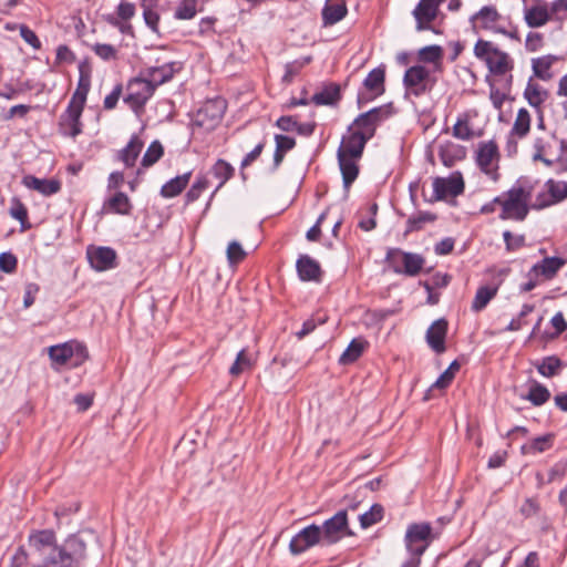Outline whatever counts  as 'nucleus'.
Wrapping results in <instances>:
<instances>
[{
  "label": "nucleus",
  "mask_w": 567,
  "mask_h": 567,
  "mask_svg": "<svg viewBox=\"0 0 567 567\" xmlns=\"http://www.w3.org/2000/svg\"><path fill=\"white\" fill-rule=\"evenodd\" d=\"M29 545L43 560V565L38 567H79L80 561L85 558V544L80 538L72 536L63 547H59L51 529L32 533Z\"/></svg>",
  "instance_id": "obj_1"
},
{
  "label": "nucleus",
  "mask_w": 567,
  "mask_h": 567,
  "mask_svg": "<svg viewBox=\"0 0 567 567\" xmlns=\"http://www.w3.org/2000/svg\"><path fill=\"white\" fill-rule=\"evenodd\" d=\"M473 30L502 34L518 40V30L508 16L502 14L495 6H484L470 18Z\"/></svg>",
  "instance_id": "obj_2"
},
{
  "label": "nucleus",
  "mask_w": 567,
  "mask_h": 567,
  "mask_svg": "<svg viewBox=\"0 0 567 567\" xmlns=\"http://www.w3.org/2000/svg\"><path fill=\"white\" fill-rule=\"evenodd\" d=\"M474 55L485 63L488 72L494 76H506L513 79L514 69L513 58L505 51H502L492 41L478 39L474 45Z\"/></svg>",
  "instance_id": "obj_3"
},
{
  "label": "nucleus",
  "mask_w": 567,
  "mask_h": 567,
  "mask_svg": "<svg viewBox=\"0 0 567 567\" xmlns=\"http://www.w3.org/2000/svg\"><path fill=\"white\" fill-rule=\"evenodd\" d=\"M530 192L522 185H514L497 196L499 218L503 220L523 221L529 213Z\"/></svg>",
  "instance_id": "obj_4"
},
{
  "label": "nucleus",
  "mask_w": 567,
  "mask_h": 567,
  "mask_svg": "<svg viewBox=\"0 0 567 567\" xmlns=\"http://www.w3.org/2000/svg\"><path fill=\"white\" fill-rule=\"evenodd\" d=\"M385 261L395 274L408 277L417 276L425 265V258L422 255L400 248L388 249Z\"/></svg>",
  "instance_id": "obj_5"
},
{
  "label": "nucleus",
  "mask_w": 567,
  "mask_h": 567,
  "mask_svg": "<svg viewBox=\"0 0 567 567\" xmlns=\"http://www.w3.org/2000/svg\"><path fill=\"white\" fill-rule=\"evenodd\" d=\"M48 354L54 369L68 364L72 359H74L72 365L79 367L89 358L86 347L76 340L51 346L48 348Z\"/></svg>",
  "instance_id": "obj_6"
},
{
  "label": "nucleus",
  "mask_w": 567,
  "mask_h": 567,
  "mask_svg": "<svg viewBox=\"0 0 567 567\" xmlns=\"http://www.w3.org/2000/svg\"><path fill=\"white\" fill-rule=\"evenodd\" d=\"M403 84L406 95L421 96L430 92L434 85L429 69L424 65L410 66L403 76Z\"/></svg>",
  "instance_id": "obj_7"
},
{
  "label": "nucleus",
  "mask_w": 567,
  "mask_h": 567,
  "mask_svg": "<svg viewBox=\"0 0 567 567\" xmlns=\"http://www.w3.org/2000/svg\"><path fill=\"white\" fill-rule=\"evenodd\" d=\"M475 153V161L480 169L493 182H497L499 178V152L497 144L494 141L481 142Z\"/></svg>",
  "instance_id": "obj_8"
},
{
  "label": "nucleus",
  "mask_w": 567,
  "mask_h": 567,
  "mask_svg": "<svg viewBox=\"0 0 567 567\" xmlns=\"http://www.w3.org/2000/svg\"><path fill=\"white\" fill-rule=\"evenodd\" d=\"M323 546H330L347 536H351L352 532L349 528L347 511L342 509L337 512L331 518L327 519L321 526Z\"/></svg>",
  "instance_id": "obj_9"
},
{
  "label": "nucleus",
  "mask_w": 567,
  "mask_h": 567,
  "mask_svg": "<svg viewBox=\"0 0 567 567\" xmlns=\"http://www.w3.org/2000/svg\"><path fill=\"white\" fill-rule=\"evenodd\" d=\"M225 111V101L219 99L207 101L195 114L193 125L210 132L220 123Z\"/></svg>",
  "instance_id": "obj_10"
},
{
  "label": "nucleus",
  "mask_w": 567,
  "mask_h": 567,
  "mask_svg": "<svg viewBox=\"0 0 567 567\" xmlns=\"http://www.w3.org/2000/svg\"><path fill=\"white\" fill-rule=\"evenodd\" d=\"M433 539L432 526L429 523L409 525L404 542L409 554L422 556Z\"/></svg>",
  "instance_id": "obj_11"
},
{
  "label": "nucleus",
  "mask_w": 567,
  "mask_h": 567,
  "mask_svg": "<svg viewBox=\"0 0 567 567\" xmlns=\"http://www.w3.org/2000/svg\"><path fill=\"white\" fill-rule=\"evenodd\" d=\"M126 96L124 101L134 110L144 107L146 102L153 96L155 87L150 80L141 73V76L132 79L126 86Z\"/></svg>",
  "instance_id": "obj_12"
},
{
  "label": "nucleus",
  "mask_w": 567,
  "mask_h": 567,
  "mask_svg": "<svg viewBox=\"0 0 567 567\" xmlns=\"http://www.w3.org/2000/svg\"><path fill=\"white\" fill-rule=\"evenodd\" d=\"M390 115V111L386 106L374 107L365 113L360 114L351 125L357 126V130H353L357 133H361L363 137L370 140L373 137L377 126L388 118Z\"/></svg>",
  "instance_id": "obj_13"
},
{
  "label": "nucleus",
  "mask_w": 567,
  "mask_h": 567,
  "mask_svg": "<svg viewBox=\"0 0 567 567\" xmlns=\"http://www.w3.org/2000/svg\"><path fill=\"white\" fill-rule=\"evenodd\" d=\"M446 0H420L412 16L416 22V31L432 30L434 31L432 23L436 20L440 13V7Z\"/></svg>",
  "instance_id": "obj_14"
},
{
  "label": "nucleus",
  "mask_w": 567,
  "mask_h": 567,
  "mask_svg": "<svg viewBox=\"0 0 567 567\" xmlns=\"http://www.w3.org/2000/svg\"><path fill=\"white\" fill-rule=\"evenodd\" d=\"M385 71L375 68L369 72L363 81V90L358 93V104L361 106L384 93Z\"/></svg>",
  "instance_id": "obj_15"
},
{
  "label": "nucleus",
  "mask_w": 567,
  "mask_h": 567,
  "mask_svg": "<svg viewBox=\"0 0 567 567\" xmlns=\"http://www.w3.org/2000/svg\"><path fill=\"white\" fill-rule=\"evenodd\" d=\"M544 188L545 190L536 196L533 205L535 209H543L553 206L567 198V182L548 179L544 184Z\"/></svg>",
  "instance_id": "obj_16"
},
{
  "label": "nucleus",
  "mask_w": 567,
  "mask_h": 567,
  "mask_svg": "<svg viewBox=\"0 0 567 567\" xmlns=\"http://www.w3.org/2000/svg\"><path fill=\"white\" fill-rule=\"evenodd\" d=\"M464 179L460 172L451 174L449 177H436L433 181V193L435 200H442L447 197H456L464 192Z\"/></svg>",
  "instance_id": "obj_17"
},
{
  "label": "nucleus",
  "mask_w": 567,
  "mask_h": 567,
  "mask_svg": "<svg viewBox=\"0 0 567 567\" xmlns=\"http://www.w3.org/2000/svg\"><path fill=\"white\" fill-rule=\"evenodd\" d=\"M316 545L323 546L322 534L319 525L311 524L292 537L289 549L291 554L299 555Z\"/></svg>",
  "instance_id": "obj_18"
},
{
  "label": "nucleus",
  "mask_w": 567,
  "mask_h": 567,
  "mask_svg": "<svg viewBox=\"0 0 567 567\" xmlns=\"http://www.w3.org/2000/svg\"><path fill=\"white\" fill-rule=\"evenodd\" d=\"M90 265L97 271H105L116 267V252L110 247L90 246L86 250Z\"/></svg>",
  "instance_id": "obj_19"
},
{
  "label": "nucleus",
  "mask_w": 567,
  "mask_h": 567,
  "mask_svg": "<svg viewBox=\"0 0 567 567\" xmlns=\"http://www.w3.org/2000/svg\"><path fill=\"white\" fill-rule=\"evenodd\" d=\"M368 141L369 140L363 137L361 133L354 132L352 126H350L348 135L342 137L337 156L343 155L346 157L360 159Z\"/></svg>",
  "instance_id": "obj_20"
},
{
  "label": "nucleus",
  "mask_w": 567,
  "mask_h": 567,
  "mask_svg": "<svg viewBox=\"0 0 567 567\" xmlns=\"http://www.w3.org/2000/svg\"><path fill=\"white\" fill-rule=\"evenodd\" d=\"M179 70H181V63L168 62V63H164L159 66L145 68L142 71V74L145 75L150 80V82L156 90L159 85L171 81L174 78V75L177 72H179Z\"/></svg>",
  "instance_id": "obj_21"
},
{
  "label": "nucleus",
  "mask_w": 567,
  "mask_h": 567,
  "mask_svg": "<svg viewBox=\"0 0 567 567\" xmlns=\"http://www.w3.org/2000/svg\"><path fill=\"white\" fill-rule=\"evenodd\" d=\"M564 265L565 260L561 258L546 257L530 268L528 276H534L535 278H542L544 280H550L557 275Z\"/></svg>",
  "instance_id": "obj_22"
},
{
  "label": "nucleus",
  "mask_w": 567,
  "mask_h": 567,
  "mask_svg": "<svg viewBox=\"0 0 567 567\" xmlns=\"http://www.w3.org/2000/svg\"><path fill=\"white\" fill-rule=\"evenodd\" d=\"M446 333L447 321L445 319L435 320L427 329L426 341L436 353H443L445 351Z\"/></svg>",
  "instance_id": "obj_23"
},
{
  "label": "nucleus",
  "mask_w": 567,
  "mask_h": 567,
  "mask_svg": "<svg viewBox=\"0 0 567 567\" xmlns=\"http://www.w3.org/2000/svg\"><path fill=\"white\" fill-rule=\"evenodd\" d=\"M524 19L529 28H539L551 21L549 6L546 2L537 1L535 6L524 10Z\"/></svg>",
  "instance_id": "obj_24"
},
{
  "label": "nucleus",
  "mask_w": 567,
  "mask_h": 567,
  "mask_svg": "<svg viewBox=\"0 0 567 567\" xmlns=\"http://www.w3.org/2000/svg\"><path fill=\"white\" fill-rule=\"evenodd\" d=\"M439 156L444 166L452 167L456 162L465 158L466 150L460 144L446 141L440 145Z\"/></svg>",
  "instance_id": "obj_25"
},
{
  "label": "nucleus",
  "mask_w": 567,
  "mask_h": 567,
  "mask_svg": "<svg viewBox=\"0 0 567 567\" xmlns=\"http://www.w3.org/2000/svg\"><path fill=\"white\" fill-rule=\"evenodd\" d=\"M476 113L472 111H466L458 114L455 124L452 127V135L462 141H470L475 136V132L472 127V120L475 117Z\"/></svg>",
  "instance_id": "obj_26"
},
{
  "label": "nucleus",
  "mask_w": 567,
  "mask_h": 567,
  "mask_svg": "<svg viewBox=\"0 0 567 567\" xmlns=\"http://www.w3.org/2000/svg\"><path fill=\"white\" fill-rule=\"evenodd\" d=\"M23 185L34 189L44 196L56 194L61 189V183L56 179H41L32 175L23 177Z\"/></svg>",
  "instance_id": "obj_27"
},
{
  "label": "nucleus",
  "mask_w": 567,
  "mask_h": 567,
  "mask_svg": "<svg viewBox=\"0 0 567 567\" xmlns=\"http://www.w3.org/2000/svg\"><path fill=\"white\" fill-rule=\"evenodd\" d=\"M348 12L343 0H327L322 9V20L324 25H332L341 21Z\"/></svg>",
  "instance_id": "obj_28"
},
{
  "label": "nucleus",
  "mask_w": 567,
  "mask_h": 567,
  "mask_svg": "<svg viewBox=\"0 0 567 567\" xmlns=\"http://www.w3.org/2000/svg\"><path fill=\"white\" fill-rule=\"evenodd\" d=\"M143 141L137 135H133L127 145L118 151L117 159L121 161L125 167H133L143 150Z\"/></svg>",
  "instance_id": "obj_29"
},
{
  "label": "nucleus",
  "mask_w": 567,
  "mask_h": 567,
  "mask_svg": "<svg viewBox=\"0 0 567 567\" xmlns=\"http://www.w3.org/2000/svg\"><path fill=\"white\" fill-rule=\"evenodd\" d=\"M359 158L346 157L343 155L338 156V162L343 179V187L348 193L352 183L357 179L359 174L358 166Z\"/></svg>",
  "instance_id": "obj_30"
},
{
  "label": "nucleus",
  "mask_w": 567,
  "mask_h": 567,
  "mask_svg": "<svg viewBox=\"0 0 567 567\" xmlns=\"http://www.w3.org/2000/svg\"><path fill=\"white\" fill-rule=\"evenodd\" d=\"M297 271L303 281L318 280L321 274L319 264L307 255L297 260Z\"/></svg>",
  "instance_id": "obj_31"
},
{
  "label": "nucleus",
  "mask_w": 567,
  "mask_h": 567,
  "mask_svg": "<svg viewBox=\"0 0 567 567\" xmlns=\"http://www.w3.org/2000/svg\"><path fill=\"white\" fill-rule=\"evenodd\" d=\"M104 209L120 215H130L132 203L126 194L117 192L104 203Z\"/></svg>",
  "instance_id": "obj_32"
},
{
  "label": "nucleus",
  "mask_w": 567,
  "mask_h": 567,
  "mask_svg": "<svg viewBox=\"0 0 567 567\" xmlns=\"http://www.w3.org/2000/svg\"><path fill=\"white\" fill-rule=\"evenodd\" d=\"M192 173L187 172L183 175L176 176L165 183L161 188V195L165 198H172L179 195L188 185Z\"/></svg>",
  "instance_id": "obj_33"
},
{
  "label": "nucleus",
  "mask_w": 567,
  "mask_h": 567,
  "mask_svg": "<svg viewBox=\"0 0 567 567\" xmlns=\"http://www.w3.org/2000/svg\"><path fill=\"white\" fill-rule=\"evenodd\" d=\"M369 343L363 338L353 339L344 352L341 354L339 359L340 364H350L357 361L364 350L368 348Z\"/></svg>",
  "instance_id": "obj_34"
},
{
  "label": "nucleus",
  "mask_w": 567,
  "mask_h": 567,
  "mask_svg": "<svg viewBox=\"0 0 567 567\" xmlns=\"http://www.w3.org/2000/svg\"><path fill=\"white\" fill-rule=\"evenodd\" d=\"M341 99L339 85L331 83L311 97L316 105H334Z\"/></svg>",
  "instance_id": "obj_35"
},
{
  "label": "nucleus",
  "mask_w": 567,
  "mask_h": 567,
  "mask_svg": "<svg viewBox=\"0 0 567 567\" xmlns=\"http://www.w3.org/2000/svg\"><path fill=\"white\" fill-rule=\"evenodd\" d=\"M85 102H80L78 100L71 99L69 106L66 109V118L71 126V135L76 136L81 133V115L83 112Z\"/></svg>",
  "instance_id": "obj_36"
},
{
  "label": "nucleus",
  "mask_w": 567,
  "mask_h": 567,
  "mask_svg": "<svg viewBox=\"0 0 567 567\" xmlns=\"http://www.w3.org/2000/svg\"><path fill=\"white\" fill-rule=\"evenodd\" d=\"M524 97L527 100L530 106L539 109L540 105L547 100L548 92L538 83L529 80L524 91Z\"/></svg>",
  "instance_id": "obj_37"
},
{
  "label": "nucleus",
  "mask_w": 567,
  "mask_h": 567,
  "mask_svg": "<svg viewBox=\"0 0 567 567\" xmlns=\"http://www.w3.org/2000/svg\"><path fill=\"white\" fill-rule=\"evenodd\" d=\"M558 60L557 56L548 54L537 59H533L532 66L534 74L544 81H548L553 78L550 68Z\"/></svg>",
  "instance_id": "obj_38"
},
{
  "label": "nucleus",
  "mask_w": 567,
  "mask_h": 567,
  "mask_svg": "<svg viewBox=\"0 0 567 567\" xmlns=\"http://www.w3.org/2000/svg\"><path fill=\"white\" fill-rule=\"evenodd\" d=\"M530 122L532 118L529 112L524 107L519 109L511 130V137H525L530 131Z\"/></svg>",
  "instance_id": "obj_39"
},
{
  "label": "nucleus",
  "mask_w": 567,
  "mask_h": 567,
  "mask_svg": "<svg viewBox=\"0 0 567 567\" xmlns=\"http://www.w3.org/2000/svg\"><path fill=\"white\" fill-rule=\"evenodd\" d=\"M497 287L482 286L477 289L472 302V310L478 312L496 296Z\"/></svg>",
  "instance_id": "obj_40"
},
{
  "label": "nucleus",
  "mask_w": 567,
  "mask_h": 567,
  "mask_svg": "<svg viewBox=\"0 0 567 567\" xmlns=\"http://www.w3.org/2000/svg\"><path fill=\"white\" fill-rule=\"evenodd\" d=\"M213 175L219 181L216 188H221L235 174V168L226 161L218 159L212 167Z\"/></svg>",
  "instance_id": "obj_41"
},
{
  "label": "nucleus",
  "mask_w": 567,
  "mask_h": 567,
  "mask_svg": "<svg viewBox=\"0 0 567 567\" xmlns=\"http://www.w3.org/2000/svg\"><path fill=\"white\" fill-rule=\"evenodd\" d=\"M550 398V392L549 390L534 381L529 388V391H528V394L525 396L526 400H528L529 402H532L533 405L535 406H540L543 405L544 403H546Z\"/></svg>",
  "instance_id": "obj_42"
},
{
  "label": "nucleus",
  "mask_w": 567,
  "mask_h": 567,
  "mask_svg": "<svg viewBox=\"0 0 567 567\" xmlns=\"http://www.w3.org/2000/svg\"><path fill=\"white\" fill-rule=\"evenodd\" d=\"M164 155V147L159 141H153L144 153L141 166L148 168L157 163Z\"/></svg>",
  "instance_id": "obj_43"
},
{
  "label": "nucleus",
  "mask_w": 567,
  "mask_h": 567,
  "mask_svg": "<svg viewBox=\"0 0 567 567\" xmlns=\"http://www.w3.org/2000/svg\"><path fill=\"white\" fill-rule=\"evenodd\" d=\"M252 367V360L248 354L246 349H243L238 352L235 362L231 364L229 369V373L233 377H238L245 371L250 370Z\"/></svg>",
  "instance_id": "obj_44"
},
{
  "label": "nucleus",
  "mask_w": 567,
  "mask_h": 567,
  "mask_svg": "<svg viewBox=\"0 0 567 567\" xmlns=\"http://www.w3.org/2000/svg\"><path fill=\"white\" fill-rule=\"evenodd\" d=\"M561 369V361L554 355L546 357L543 359V361L537 364V371L546 378H551L556 374H558L559 370Z\"/></svg>",
  "instance_id": "obj_45"
},
{
  "label": "nucleus",
  "mask_w": 567,
  "mask_h": 567,
  "mask_svg": "<svg viewBox=\"0 0 567 567\" xmlns=\"http://www.w3.org/2000/svg\"><path fill=\"white\" fill-rule=\"evenodd\" d=\"M436 219V216L430 212H420L416 215L411 216L408 219L406 231H417L422 229L423 225L426 223H433Z\"/></svg>",
  "instance_id": "obj_46"
},
{
  "label": "nucleus",
  "mask_w": 567,
  "mask_h": 567,
  "mask_svg": "<svg viewBox=\"0 0 567 567\" xmlns=\"http://www.w3.org/2000/svg\"><path fill=\"white\" fill-rule=\"evenodd\" d=\"M417 55L422 62L440 64L443 58V49L440 45L424 47L419 51Z\"/></svg>",
  "instance_id": "obj_47"
},
{
  "label": "nucleus",
  "mask_w": 567,
  "mask_h": 567,
  "mask_svg": "<svg viewBox=\"0 0 567 567\" xmlns=\"http://www.w3.org/2000/svg\"><path fill=\"white\" fill-rule=\"evenodd\" d=\"M383 517V507L380 504H374L370 509L360 515V524L363 528H368L379 523Z\"/></svg>",
  "instance_id": "obj_48"
},
{
  "label": "nucleus",
  "mask_w": 567,
  "mask_h": 567,
  "mask_svg": "<svg viewBox=\"0 0 567 567\" xmlns=\"http://www.w3.org/2000/svg\"><path fill=\"white\" fill-rule=\"evenodd\" d=\"M197 0H182L175 10V18L178 20H189L196 16Z\"/></svg>",
  "instance_id": "obj_49"
},
{
  "label": "nucleus",
  "mask_w": 567,
  "mask_h": 567,
  "mask_svg": "<svg viewBox=\"0 0 567 567\" xmlns=\"http://www.w3.org/2000/svg\"><path fill=\"white\" fill-rule=\"evenodd\" d=\"M551 445H553V435L546 434V435L533 439L527 446H524V449H527L528 453H542V452H545L548 449H550Z\"/></svg>",
  "instance_id": "obj_50"
},
{
  "label": "nucleus",
  "mask_w": 567,
  "mask_h": 567,
  "mask_svg": "<svg viewBox=\"0 0 567 567\" xmlns=\"http://www.w3.org/2000/svg\"><path fill=\"white\" fill-rule=\"evenodd\" d=\"M246 257V251L238 241L229 243L227 247V259L230 265H237Z\"/></svg>",
  "instance_id": "obj_51"
},
{
  "label": "nucleus",
  "mask_w": 567,
  "mask_h": 567,
  "mask_svg": "<svg viewBox=\"0 0 567 567\" xmlns=\"http://www.w3.org/2000/svg\"><path fill=\"white\" fill-rule=\"evenodd\" d=\"M208 187V181L205 177H199L192 185V187L186 193L187 203H193L199 198L202 193Z\"/></svg>",
  "instance_id": "obj_52"
},
{
  "label": "nucleus",
  "mask_w": 567,
  "mask_h": 567,
  "mask_svg": "<svg viewBox=\"0 0 567 567\" xmlns=\"http://www.w3.org/2000/svg\"><path fill=\"white\" fill-rule=\"evenodd\" d=\"M89 90H90V76L84 74L83 71L81 70V75H80L76 91L72 95L73 100H78L80 102H85Z\"/></svg>",
  "instance_id": "obj_53"
},
{
  "label": "nucleus",
  "mask_w": 567,
  "mask_h": 567,
  "mask_svg": "<svg viewBox=\"0 0 567 567\" xmlns=\"http://www.w3.org/2000/svg\"><path fill=\"white\" fill-rule=\"evenodd\" d=\"M551 20L564 21L567 19V0H555L549 6Z\"/></svg>",
  "instance_id": "obj_54"
},
{
  "label": "nucleus",
  "mask_w": 567,
  "mask_h": 567,
  "mask_svg": "<svg viewBox=\"0 0 567 567\" xmlns=\"http://www.w3.org/2000/svg\"><path fill=\"white\" fill-rule=\"evenodd\" d=\"M10 215L12 218L19 220L21 224H24L28 220V210L18 198L12 199Z\"/></svg>",
  "instance_id": "obj_55"
},
{
  "label": "nucleus",
  "mask_w": 567,
  "mask_h": 567,
  "mask_svg": "<svg viewBox=\"0 0 567 567\" xmlns=\"http://www.w3.org/2000/svg\"><path fill=\"white\" fill-rule=\"evenodd\" d=\"M550 324L555 329V331L547 336L549 339H555L567 330V322L564 318L563 312H557L551 318Z\"/></svg>",
  "instance_id": "obj_56"
},
{
  "label": "nucleus",
  "mask_w": 567,
  "mask_h": 567,
  "mask_svg": "<svg viewBox=\"0 0 567 567\" xmlns=\"http://www.w3.org/2000/svg\"><path fill=\"white\" fill-rule=\"evenodd\" d=\"M544 44V35L538 32H529L526 37L525 48L529 52L538 51Z\"/></svg>",
  "instance_id": "obj_57"
},
{
  "label": "nucleus",
  "mask_w": 567,
  "mask_h": 567,
  "mask_svg": "<svg viewBox=\"0 0 567 567\" xmlns=\"http://www.w3.org/2000/svg\"><path fill=\"white\" fill-rule=\"evenodd\" d=\"M17 257L11 252L0 254V270L7 274H11L17 269Z\"/></svg>",
  "instance_id": "obj_58"
},
{
  "label": "nucleus",
  "mask_w": 567,
  "mask_h": 567,
  "mask_svg": "<svg viewBox=\"0 0 567 567\" xmlns=\"http://www.w3.org/2000/svg\"><path fill=\"white\" fill-rule=\"evenodd\" d=\"M93 51L97 56H100L101 59H103L105 61L115 59V56H116V49L111 44L96 43L93 47Z\"/></svg>",
  "instance_id": "obj_59"
},
{
  "label": "nucleus",
  "mask_w": 567,
  "mask_h": 567,
  "mask_svg": "<svg viewBox=\"0 0 567 567\" xmlns=\"http://www.w3.org/2000/svg\"><path fill=\"white\" fill-rule=\"evenodd\" d=\"M265 145H266V142L265 141H261L259 142L255 148L249 152L245 157L244 159L241 161V164H240V168L241 171H244L245 168H247L248 166H250L255 161H257V158L260 156V154L262 153L264 148H265Z\"/></svg>",
  "instance_id": "obj_60"
},
{
  "label": "nucleus",
  "mask_w": 567,
  "mask_h": 567,
  "mask_svg": "<svg viewBox=\"0 0 567 567\" xmlns=\"http://www.w3.org/2000/svg\"><path fill=\"white\" fill-rule=\"evenodd\" d=\"M144 8V20L145 23L155 32L158 29L159 14L152 7H143Z\"/></svg>",
  "instance_id": "obj_61"
},
{
  "label": "nucleus",
  "mask_w": 567,
  "mask_h": 567,
  "mask_svg": "<svg viewBox=\"0 0 567 567\" xmlns=\"http://www.w3.org/2000/svg\"><path fill=\"white\" fill-rule=\"evenodd\" d=\"M20 35L21 38L28 43L30 44L33 49H40L41 48V42L39 40V38L37 37V34L31 30L29 29L27 25H21L20 27Z\"/></svg>",
  "instance_id": "obj_62"
},
{
  "label": "nucleus",
  "mask_w": 567,
  "mask_h": 567,
  "mask_svg": "<svg viewBox=\"0 0 567 567\" xmlns=\"http://www.w3.org/2000/svg\"><path fill=\"white\" fill-rule=\"evenodd\" d=\"M75 55L68 45H59L56 49V62L58 63H73Z\"/></svg>",
  "instance_id": "obj_63"
},
{
  "label": "nucleus",
  "mask_w": 567,
  "mask_h": 567,
  "mask_svg": "<svg viewBox=\"0 0 567 567\" xmlns=\"http://www.w3.org/2000/svg\"><path fill=\"white\" fill-rule=\"evenodd\" d=\"M567 473V465L563 463L555 464L548 472L547 483L560 481Z\"/></svg>",
  "instance_id": "obj_64"
}]
</instances>
